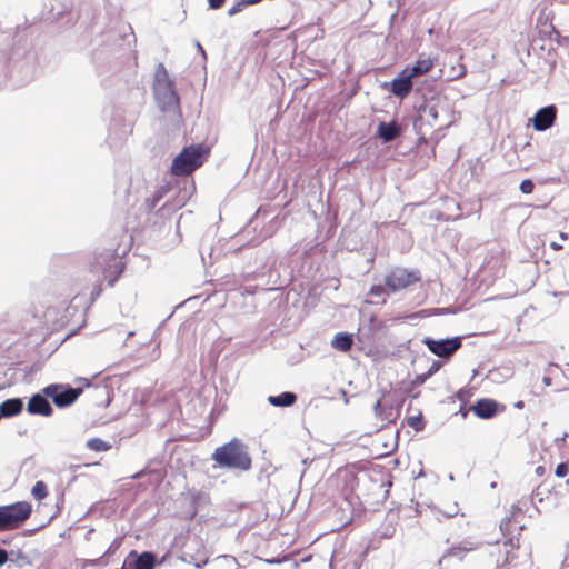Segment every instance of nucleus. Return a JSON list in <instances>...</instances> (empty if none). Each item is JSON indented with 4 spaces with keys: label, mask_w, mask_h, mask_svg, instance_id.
Here are the masks:
<instances>
[{
    "label": "nucleus",
    "mask_w": 569,
    "mask_h": 569,
    "mask_svg": "<svg viewBox=\"0 0 569 569\" xmlns=\"http://www.w3.org/2000/svg\"><path fill=\"white\" fill-rule=\"evenodd\" d=\"M212 458L220 467L240 470H248L251 467V459L246 447L238 439H232L230 442L217 448Z\"/></svg>",
    "instance_id": "1"
},
{
    "label": "nucleus",
    "mask_w": 569,
    "mask_h": 569,
    "mask_svg": "<svg viewBox=\"0 0 569 569\" xmlns=\"http://www.w3.org/2000/svg\"><path fill=\"white\" fill-rule=\"evenodd\" d=\"M154 96L162 110H172L178 106L179 99L173 82L163 64H159L154 73Z\"/></svg>",
    "instance_id": "2"
},
{
    "label": "nucleus",
    "mask_w": 569,
    "mask_h": 569,
    "mask_svg": "<svg viewBox=\"0 0 569 569\" xmlns=\"http://www.w3.org/2000/svg\"><path fill=\"white\" fill-rule=\"evenodd\" d=\"M208 150L201 144L184 148L172 161L171 172L176 176H184L194 171L202 164Z\"/></svg>",
    "instance_id": "3"
},
{
    "label": "nucleus",
    "mask_w": 569,
    "mask_h": 569,
    "mask_svg": "<svg viewBox=\"0 0 569 569\" xmlns=\"http://www.w3.org/2000/svg\"><path fill=\"white\" fill-rule=\"evenodd\" d=\"M32 507L27 501L0 507V531L20 527L30 516Z\"/></svg>",
    "instance_id": "4"
},
{
    "label": "nucleus",
    "mask_w": 569,
    "mask_h": 569,
    "mask_svg": "<svg viewBox=\"0 0 569 569\" xmlns=\"http://www.w3.org/2000/svg\"><path fill=\"white\" fill-rule=\"evenodd\" d=\"M419 274L416 271H408L407 269L396 268L386 276V286L391 291H398L407 288L408 286L417 282Z\"/></svg>",
    "instance_id": "5"
},
{
    "label": "nucleus",
    "mask_w": 569,
    "mask_h": 569,
    "mask_svg": "<svg viewBox=\"0 0 569 569\" xmlns=\"http://www.w3.org/2000/svg\"><path fill=\"white\" fill-rule=\"evenodd\" d=\"M43 393L50 397L56 406L63 408L73 403L81 390L74 388L61 389L58 385H50L43 389Z\"/></svg>",
    "instance_id": "6"
},
{
    "label": "nucleus",
    "mask_w": 569,
    "mask_h": 569,
    "mask_svg": "<svg viewBox=\"0 0 569 569\" xmlns=\"http://www.w3.org/2000/svg\"><path fill=\"white\" fill-rule=\"evenodd\" d=\"M422 343L438 357H449L461 347V340L459 337L440 340L427 337L422 339Z\"/></svg>",
    "instance_id": "7"
},
{
    "label": "nucleus",
    "mask_w": 569,
    "mask_h": 569,
    "mask_svg": "<svg viewBox=\"0 0 569 569\" xmlns=\"http://www.w3.org/2000/svg\"><path fill=\"white\" fill-rule=\"evenodd\" d=\"M154 561V555L151 552L144 551L138 555L132 551L124 560V567L126 569H153Z\"/></svg>",
    "instance_id": "8"
},
{
    "label": "nucleus",
    "mask_w": 569,
    "mask_h": 569,
    "mask_svg": "<svg viewBox=\"0 0 569 569\" xmlns=\"http://www.w3.org/2000/svg\"><path fill=\"white\" fill-rule=\"evenodd\" d=\"M556 119V108L548 106L537 111L532 118V126L537 131H543L550 128Z\"/></svg>",
    "instance_id": "9"
},
{
    "label": "nucleus",
    "mask_w": 569,
    "mask_h": 569,
    "mask_svg": "<svg viewBox=\"0 0 569 569\" xmlns=\"http://www.w3.org/2000/svg\"><path fill=\"white\" fill-rule=\"evenodd\" d=\"M27 411L30 415H40L49 417L52 413V407L49 401L40 393L33 395L27 406Z\"/></svg>",
    "instance_id": "10"
},
{
    "label": "nucleus",
    "mask_w": 569,
    "mask_h": 569,
    "mask_svg": "<svg viewBox=\"0 0 569 569\" xmlns=\"http://www.w3.org/2000/svg\"><path fill=\"white\" fill-rule=\"evenodd\" d=\"M412 89V79L409 78L407 73L401 71L398 77H396L391 81V88L390 91L397 97V98H405L408 96V93Z\"/></svg>",
    "instance_id": "11"
},
{
    "label": "nucleus",
    "mask_w": 569,
    "mask_h": 569,
    "mask_svg": "<svg viewBox=\"0 0 569 569\" xmlns=\"http://www.w3.org/2000/svg\"><path fill=\"white\" fill-rule=\"evenodd\" d=\"M473 412L481 419H489L497 412V402L491 399H481L473 406Z\"/></svg>",
    "instance_id": "12"
},
{
    "label": "nucleus",
    "mask_w": 569,
    "mask_h": 569,
    "mask_svg": "<svg viewBox=\"0 0 569 569\" xmlns=\"http://www.w3.org/2000/svg\"><path fill=\"white\" fill-rule=\"evenodd\" d=\"M23 402L20 398H11L0 403V416L4 418L17 416L21 412Z\"/></svg>",
    "instance_id": "13"
},
{
    "label": "nucleus",
    "mask_w": 569,
    "mask_h": 569,
    "mask_svg": "<svg viewBox=\"0 0 569 569\" xmlns=\"http://www.w3.org/2000/svg\"><path fill=\"white\" fill-rule=\"evenodd\" d=\"M479 546H480V543H477V542L467 541V540L466 541H461L457 546H452L447 551V553L443 556V558L447 557V556H450V557H457V558L462 559L465 553L478 549Z\"/></svg>",
    "instance_id": "14"
},
{
    "label": "nucleus",
    "mask_w": 569,
    "mask_h": 569,
    "mask_svg": "<svg viewBox=\"0 0 569 569\" xmlns=\"http://www.w3.org/2000/svg\"><path fill=\"white\" fill-rule=\"evenodd\" d=\"M375 416L382 422H392L396 418V413L392 407H386L382 405L381 399H378L373 406Z\"/></svg>",
    "instance_id": "15"
},
{
    "label": "nucleus",
    "mask_w": 569,
    "mask_h": 569,
    "mask_svg": "<svg viewBox=\"0 0 569 569\" xmlns=\"http://www.w3.org/2000/svg\"><path fill=\"white\" fill-rule=\"evenodd\" d=\"M378 134L385 142H389L399 134V128L396 122H381L378 126Z\"/></svg>",
    "instance_id": "16"
},
{
    "label": "nucleus",
    "mask_w": 569,
    "mask_h": 569,
    "mask_svg": "<svg viewBox=\"0 0 569 569\" xmlns=\"http://www.w3.org/2000/svg\"><path fill=\"white\" fill-rule=\"evenodd\" d=\"M297 400V396L293 392H282L278 396H269L268 402L274 407H290Z\"/></svg>",
    "instance_id": "17"
},
{
    "label": "nucleus",
    "mask_w": 569,
    "mask_h": 569,
    "mask_svg": "<svg viewBox=\"0 0 569 569\" xmlns=\"http://www.w3.org/2000/svg\"><path fill=\"white\" fill-rule=\"evenodd\" d=\"M352 337L346 332H339L335 336L331 345L335 349L340 351H348L352 346Z\"/></svg>",
    "instance_id": "18"
},
{
    "label": "nucleus",
    "mask_w": 569,
    "mask_h": 569,
    "mask_svg": "<svg viewBox=\"0 0 569 569\" xmlns=\"http://www.w3.org/2000/svg\"><path fill=\"white\" fill-rule=\"evenodd\" d=\"M118 258L111 253L101 254L96 259L93 264L94 268L100 267L103 268V272H106L111 267H117Z\"/></svg>",
    "instance_id": "19"
},
{
    "label": "nucleus",
    "mask_w": 569,
    "mask_h": 569,
    "mask_svg": "<svg viewBox=\"0 0 569 569\" xmlns=\"http://www.w3.org/2000/svg\"><path fill=\"white\" fill-rule=\"evenodd\" d=\"M442 101L438 99L432 103L426 106L425 111L433 120V122L440 119V110H442Z\"/></svg>",
    "instance_id": "20"
},
{
    "label": "nucleus",
    "mask_w": 569,
    "mask_h": 569,
    "mask_svg": "<svg viewBox=\"0 0 569 569\" xmlns=\"http://www.w3.org/2000/svg\"><path fill=\"white\" fill-rule=\"evenodd\" d=\"M87 447L90 450L100 452V451H107L110 449V445L103 441L100 438H91L87 441Z\"/></svg>",
    "instance_id": "21"
},
{
    "label": "nucleus",
    "mask_w": 569,
    "mask_h": 569,
    "mask_svg": "<svg viewBox=\"0 0 569 569\" xmlns=\"http://www.w3.org/2000/svg\"><path fill=\"white\" fill-rule=\"evenodd\" d=\"M34 499L42 500L48 496L47 485L43 481H37L31 490Z\"/></svg>",
    "instance_id": "22"
},
{
    "label": "nucleus",
    "mask_w": 569,
    "mask_h": 569,
    "mask_svg": "<svg viewBox=\"0 0 569 569\" xmlns=\"http://www.w3.org/2000/svg\"><path fill=\"white\" fill-rule=\"evenodd\" d=\"M416 63L423 73H427L435 66V60L427 56H420Z\"/></svg>",
    "instance_id": "23"
},
{
    "label": "nucleus",
    "mask_w": 569,
    "mask_h": 569,
    "mask_svg": "<svg viewBox=\"0 0 569 569\" xmlns=\"http://www.w3.org/2000/svg\"><path fill=\"white\" fill-rule=\"evenodd\" d=\"M402 71L407 73L411 79L425 74L422 70H420V68L417 66V63L412 66H407Z\"/></svg>",
    "instance_id": "24"
},
{
    "label": "nucleus",
    "mask_w": 569,
    "mask_h": 569,
    "mask_svg": "<svg viewBox=\"0 0 569 569\" xmlns=\"http://www.w3.org/2000/svg\"><path fill=\"white\" fill-rule=\"evenodd\" d=\"M533 182L530 179H526L520 183L521 192L530 194L533 191Z\"/></svg>",
    "instance_id": "25"
},
{
    "label": "nucleus",
    "mask_w": 569,
    "mask_h": 569,
    "mask_svg": "<svg viewBox=\"0 0 569 569\" xmlns=\"http://www.w3.org/2000/svg\"><path fill=\"white\" fill-rule=\"evenodd\" d=\"M569 472V467L567 463H559L557 467H556V470H555V475L558 477V478H563L568 475Z\"/></svg>",
    "instance_id": "26"
},
{
    "label": "nucleus",
    "mask_w": 569,
    "mask_h": 569,
    "mask_svg": "<svg viewBox=\"0 0 569 569\" xmlns=\"http://www.w3.org/2000/svg\"><path fill=\"white\" fill-rule=\"evenodd\" d=\"M244 7H247V6H246V2H244L243 0H242V1H239V2H237L236 4H233V6L229 9L228 14H229V16H234V14L239 13L240 11H242Z\"/></svg>",
    "instance_id": "27"
},
{
    "label": "nucleus",
    "mask_w": 569,
    "mask_h": 569,
    "mask_svg": "<svg viewBox=\"0 0 569 569\" xmlns=\"http://www.w3.org/2000/svg\"><path fill=\"white\" fill-rule=\"evenodd\" d=\"M386 287L381 286V284H376V286H372L371 289H370V293L372 296H382L386 293Z\"/></svg>",
    "instance_id": "28"
},
{
    "label": "nucleus",
    "mask_w": 569,
    "mask_h": 569,
    "mask_svg": "<svg viewBox=\"0 0 569 569\" xmlns=\"http://www.w3.org/2000/svg\"><path fill=\"white\" fill-rule=\"evenodd\" d=\"M409 426L413 427L416 430L421 428V418L420 417H410L408 419Z\"/></svg>",
    "instance_id": "29"
},
{
    "label": "nucleus",
    "mask_w": 569,
    "mask_h": 569,
    "mask_svg": "<svg viewBox=\"0 0 569 569\" xmlns=\"http://www.w3.org/2000/svg\"><path fill=\"white\" fill-rule=\"evenodd\" d=\"M429 378H430V376L427 372L418 375L413 380V385L420 386V385L425 383L427 381V379H429Z\"/></svg>",
    "instance_id": "30"
},
{
    "label": "nucleus",
    "mask_w": 569,
    "mask_h": 569,
    "mask_svg": "<svg viewBox=\"0 0 569 569\" xmlns=\"http://www.w3.org/2000/svg\"><path fill=\"white\" fill-rule=\"evenodd\" d=\"M440 367L441 365L439 361H433L430 368L428 369L427 373L431 377L440 369Z\"/></svg>",
    "instance_id": "31"
},
{
    "label": "nucleus",
    "mask_w": 569,
    "mask_h": 569,
    "mask_svg": "<svg viewBox=\"0 0 569 569\" xmlns=\"http://www.w3.org/2000/svg\"><path fill=\"white\" fill-rule=\"evenodd\" d=\"M224 0H208L211 9H219L223 4Z\"/></svg>",
    "instance_id": "32"
},
{
    "label": "nucleus",
    "mask_w": 569,
    "mask_h": 569,
    "mask_svg": "<svg viewBox=\"0 0 569 569\" xmlns=\"http://www.w3.org/2000/svg\"><path fill=\"white\" fill-rule=\"evenodd\" d=\"M8 560V552L4 549H0V566L4 565Z\"/></svg>",
    "instance_id": "33"
},
{
    "label": "nucleus",
    "mask_w": 569,
    "mask_h": 569,
    "mask_svg": "<svg viewBox=\"0 0 569 569\" xmlns=\"http://www.w3.org/2000/svg\"><path fill=\"white\" fill-rule=\"evenodd\" d=\"M197 50L201 53L202 58L206 59V51L199 42H196Z\"/></svg>",
    "instance_id": "34"
},
{
    "label": "nucleus",
    "mask_w": 569,
    "mask_h": 569,
    "mask_svg": "<svg viewBox=\"0 0 569 569\" xmlns=\"http://www.w3.org/2000/svg\"><path fill=\"white\" fill-rule=\"evenodd\" d=\"M567 432H565L561 437H557L555 439L556 442H565L566 438H567Z\"/></svg>",
    "instance_id": "35"
},
{
    "label": "nucleus",
    "mask_w": 569,
    "mask_h": 569,
    "mask_svg": "<svg viewBox=\"0 0 569 569\" xmlns=\"http://www.w3.org/2000/svg\"><path fill=\"white\" fill-rule=\"evenodd\" d=\"M536 473H537L538 476H542V475L545 473V468H543V467H538V468L536 469Z\"/></svg>",
    "instance_id": "36"
},
{
    "label": "nucleus",
    "mask_w": 569,
    "mask_h": 569,
    "mask_svg": "<svg viewBox=\"0 0 569 569\" xmlns=\"http://www.w3.org/2000/svg\"><path fill=\"white\" fill-rule=\"evenodd\" d=\"M246 2V6H249V4H254L257 2H259L260 0H243Z\"/></svg>",
    "instance_id": "37"
},
{
    "label": "nucleus",
    "mask_w": 569,
    "mask_h": 569,
    "mask_svg": "<svg viewBox=\"0 0 569 569\" xmlns=\"http://www.w3.org/2000/svg\"><path fill=\"white\" fill-rule=\"evenodd\" d=\"M551 247H552L555 250H558V249H560V248H561V246H560V244H558V243H556V242H552V243H551Z\"/></svg>",
    "instance_id": "38"
},
{
    "label": "nucleus",
    "mask_w": 569,
    "mask_h": 569,
    "mask_svg": "<svg viewBox=\"0 0 569 569\" xmlns=\"http://www.w3.org/2000/svg\"><path fill=\"white\" fill-rule=\"evenodd\" d=\"M517 407H518V408H521V407H522V402H518V403H517Z\"/></svg>",
    "instance_id": "39"
},
{
    "label": "nucleus",
    "mask_w": 569,
    "mask_h": 569,
    "mask_svg": "<svg viewBox=\"0 0 569 569\" xmlns=\"http://www.w3.org/2000/svg\"><path fill=\"white\" fill-rule=\"evenodd\" d=\"M196 567H197V568H201V567H202V565H201V563H197V565H196Z\"/></svg>",
    "instance_id": "40"
},
{
    "label": "nucleus",
    "mask_w": 569,
    "mask_h": 569,
    "mask_svg": "<svg viewBox=\"0 0 569 569\" xmlns=\"http://www.w3.org/2000/svg\"><path fill=\"white\" fill-rule=\"evenodd\" d=\"M563 2H567V0H562Z\"/></svg>",
    "instance_id": "41"
}]
</instances>
